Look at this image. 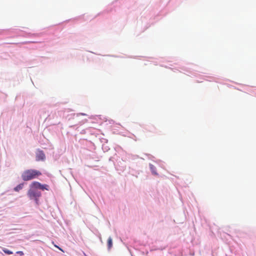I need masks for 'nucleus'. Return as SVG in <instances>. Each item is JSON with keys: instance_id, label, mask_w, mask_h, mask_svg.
<instances>
[{"instance_id": "nucleus-11", "label": "nucleus", "mask_w": 256, "mask_h": 256, "mask_svg": "<svg viewBox=\"0 0 256 256\" xmlns=\"http://www.w3.org/2000/svg\"><path fill=\"white\" fill-rule=\"evenodd\" d=\"M28 194H29V195H30H30H31V194H30V191H29V192H28Z\"/></svg>"}, {"instance_id": "nucleus-5", "label": "nucleus", "mask_w": 256, "mask_h": 256, "mask_svg": "<svg viewBox=\"0 0 256 256\" xmlns=\"http://www.w3.org/2000/svg\"><path fill=\"white\" fill-rule=\"evenodd\" d=\"M41 175V172L36 170H33V178Z\"/></svg>"}, {"instance_id": "nucleus-10", "label": "nucleus", "mask_w": 256, "mask_h": 256, "mask_svg": "<svg viewBox=\"0 0 256 256\" xmlns=\"http://www.w3.org/2000/svg\"><path fill=\"white\" fill-rule=\"evenodd\" d=\"M17 254H20V255L22 256L24 254V253L22 251H18L16 252Z\"/></svg>"}, {"instance_id": "nucleus-8", "label": "nucleus", "mask_w": 256, "mask_h": 256, "mask_svg": "<svg viewBox=\"0 0 256 256\" xmlns=\"http://www.w3.org/2000/svg\"><path fill=\"white\" fill-rule=\"evenodd\" d=\"M22 186L23 184H20L14 188V190L18 192L19 190L22 188Z\"/></svg>"}, {"instance_id": "nucleus-2", "label": "nucleus", "mask_w": 256, "mask_h": 256, "mask_svg": "<svg viewBox=\"0 0 256 256\" xmlns=\"http://www.w3.org/2000/svg\"><path fill=\"white\" fill-rule=\"evenodd\" d=\"M46 156L44 152L42 150H37L36 154V160L40 161V160H45Z\"/></svg>"}, {"instance_id": "nucleus-6", "label": "nucleus", "mask_w": 256, "mask_h": 256, "mask_svg": "<svg viewBox=\"0 0 256 256\" xmlns=\"http://www.w3.org/2000/svg\"><path fill=\"white\" fill-rule=\"evenodd\" d=\"M150 166L152 172L154 174H157V173L156 172V168L152 164H150Z\"/></svg>"}, {"instance_id": "nucleus-3", "label": "nucleus", "mask_w": 256, "mask_h": 256, "mask_svg": "<svg viewBox=\"0 0 256 256\" xmlns=\"http://www.w3.org/2000/svg\"><path fill=\"white\" fill-rule=\"evenodd\" d=\"M22 176L24 180H30L32 178V172L30 170L26 171L22 174Z\"/></svg>"}, {"instance_id": "nucleus-1", "label": "nucleus", "mask_w": 256, "mask_h": 256, "mask_svg": "<svg viewBox=\"0 0 256 256\" xmlns=\"http://www.w3.org/2000/svg\"><path fill=\"white\" fill-rule=\"evenodd\" d=\"M48 186L42 184L38 182H33V196L40 197L41 196L40 190H48Z\"/></svg>"}, {"instance_id": "nucleus-9", "label": "nucleus", "mask_w": 256, "mask_h": 256, "mask_svg": "<svg viewBox=\"0 0 256 256\" xmlns=\"http://www.w3.org/2000/svg\"><path fill=\"white\" fill-rule=\"evenodd\" d=\"M55 247L57 248H58L60 250H61L62 252H64V251L63 250L62 248H60L58 246H56V244H54V245Z\"/></svg>"}, {"instance_id": "nucleus-7", "label": "nucleus", "mask_w": 256, "mask_h": 256, "mask_svg": "<svg viewBox=\"0 0 256 256\" xmlns=\"http://www.w3.org/2000/svg\"><path fill=\"white\" fill-rule=\"evenodd\" d=\"M2 250L5 254H12V252L6 249V248H3Z\"/></svg>"}, {"instance_id": "nucleus-4", "label": "nucleus", "mask_w": 256, "mask_h": 256, "mask_svg": "<svg viewBox=\"0 0 256 256\" xmlns=\"http://www.w3.org/2000/svg\"><path fill=\"white\" fill-rule=\"evenodd\" d=\"M112 246V241L111 238H109L108 240V249H110Z\"/></svg>"}]
</instances>
